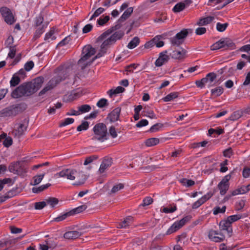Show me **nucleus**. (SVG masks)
Returning <instances> with one entry per match:
<instances>
[{
	"instance_id": "1",
	"label": "nucleus",
	"mask_w": 250,
	"mask_h": 250,
	"mask_svg": "<svg viewBox=\"0 0 250 250\" xmlns=\"http://www.w3.org/2000/svg\"><path fill=\"white\" fill-rule=\"evenodd\" d=\"M117 25L112 27L103 33L98 38V40L104 41L101 45L99 52L93 59V61L96 59L104 56L107 52V50L115 43L117 40H120L124 36V33L122 31H117L111 35L115 30L117 29Z\"/></svg>"
},
{
	"instance_id": "2",
	"label": "nucleus",
	"mask_w": 250,
	"mask_h": 250,
	"mask_svg": "<svg viewBox=\"0 0 250 250\" xmlns=\"http://www.w3.org/2000/svg\"><path fill=\"white\" fill-rule=\"evenodd\" d=\"M32 83L22 84L13 91L11 96L14 98H18L23 96H30L35 93L32 86Z\"/></svg>"
},
{
	"instance_id": "3",
	"label": "nucleus",
	"mask_w": 250,
	"mask_h": 250,
	"mask_svg": "<svg viewBox=\"0 0 250 250\" xmlns=\"http://www.w3.org/2000/svg\"><path fill=\"white\" fill-rule=\"evenodd\" d=\"M93 130L94 135L92 139L103 142L108 139L107 127L104 123L97 124L93 127Z\"/></svg>"
},
{
	"instance_id": "4",
	"label": "nucleus",
	"mask_w": 250,
	"mask_h": 250,
	"mask_svg": "<svg viewBox=\"0 0 250 250\" xmlns=\"http://www.w3.org/2000/svg\"><path fill=\"white\" fill-rule=\"evenodd\" d=\"M95 49L90 45L85 46L83 49L82 55L83 56L79 60L78 63L79 64L83 63L82 66V69L85 68L90 62H86L92 56L94 55L95 53Z\"/></svg>"
},
{
	"instance_id": "5",
	"label": "nucleus",
	"mask_w": 250,
	"mask_h": 250,
	"mask_svg": "<svg viewBox=\"0 0 250 250\" xmlns=\"http://www.w3.org/2000/svg\"><path fill=\"white\" fill-rule=\"evenodd\" d=\"M86 207L85 205H82L75 208H73L71 210L59 215L56 218L53 219V221L57 222H59L65 220L67 217L74 215L76 214H78L83 212L86 209Z\"/></svg>"
},
{
	"instance_id": "6",
	"label": "nucleus",
	"mask_w": 250,
	"mask_h": 250,
	"mask_svg": "<svg viewBox=\"0 0 250 250\" xmlns=\"http://www.w3.org/2000/svg\"><path fill=\"white\" fill-rule=\"evenodd\" d=\"M65 79V76H62V74L53 78L48 83V85L44 87L39 93V96H41L47 91L53 88L57 84Z\"/></svg>"
},
{
	"instance_id": "7",
	"label": "nucleus",
	"mask_w": 250,
	"mask_h": 250,
	"mask_svg": "<svg viewBox=\"0 0 250 250\" xmlns=\"http://www.w3.org/2000/svg\"><path fill=\"white\" fill-rule=\"evenodd\" d=\"M21 105H13L6 107L0 111V117H6L15 116L18 114Z\"/></svg>"
},
{
	"instance_id": "8",
	"label": "nucleus",
	"mask_w": 250,
	"mask_h": 250,
	"mask_svg": "<svg viewBox=\"0 0 250 250\" xmlns=\"http://www.w3.org/2000/svg\"><path fill=\"white\" fill-rule=\"evenodd\" d=\"M188 34V29H183L180 32L177 33L174 37L170 39L171 43L173 45H180L183 43L184 39L187 37Z\"/></svg>"
},
{
	"instance_id": "9",
	"label": "nucleus",
	"mask_w": 250,
	"mask_h": 250,
	"mask_svg": "<svg viewBox=\"0 0 250 250\" xmlns=\"http://www.w3.org/2000/svg\"><path fill=\"white\" fill-rule=\"evenodd\" d=\"M77 170L74 169H64L56 173V175L59 177L66 178L70 180H74L77 175Z\"/></svg>"
},
{
	"instance_id": "10",
	"label": "nucleus",
	"mask_w": 250,
	"mask_h": 250,
	"mask_svg": "<svg viewBox=\"0 0 250 250\" xmlns=\"http://www.w3.org/2000/svg\"><path fill=\"white\" fill-rule=\"evenodd\" d=\"M0 12L7 24H12L15 21L13 15L8 8L2 7L0 9Z\"/></svg>"
},
{
	"instance_id": "11",
	"label": "nucleus",
	"mask_w": 250,
	"mask_h": 250,
	"mask_svg": "<svg viewBox=\"0 0 250 250\" xmlns=\"http://www.w3.org/2000/svg\"><path fill=\"white\" fill-rule=\"evenodd\" d=\"M230 175H226L218 184L217 187L220 190V194L224 195L229 188V180L230 179Z\"/></svg>"
},
{
	"instance_id": "12",
	"label": "nucleus",
	"mask_w": 250,
	"mask_h": 250,
	"mask_svg": "<svg viewBox=\"0 0 250 250\" xmlns=\"http://www.w3.org/2000/svg\"><path fill=\"white\" fill-rule=\"evenodd\" d=\"M209 239L215 242H221L225 239V236L221 232L214 230H209L208 234Z\"/></svg>"
},
{
	"instance_id": "13",
	"label": "nucleus",
	"mask_w": 250,
	"mask_h": 250,
	"mask_svg": "<svg viewBox=\"0 0 250 250\" xmlns=\"http://www.w3.org/2000/svg\"><path fill=\"white\" fill-rule=\"evenodd\" d=\"M167 51L161 52L159 55L158 58L155 62V65L157 67L162 66L168 62L169 60V56L167 55Z\"/></svg>"
},
{
	"instance_id": "14",
	"label": "nucleus",
	"mask_w": 250,
	"mask_h": 250,
	"mask_svg": "<svg viewBox=\"0 0 250 250\" xmlns=\"http://www.w3.org/2000/svg\"><path fill=\"white\" fill-rule=\"evenodd\" d=\"M187 51L184 49L181 48L178 49L173 50L169 54V56L174 59H183L186 56Z\"/></svg>"
},
{
	"instance_id": "15",
	"label": "nucleus",
	"mask_w": 250,
	"mask_h": 250,
	"mask_svg": "<svg viewBox=\"0 0 250 250\" xmlns=\"http://www.w3.org/2000/svg\"><path fill=\"white\" fill-rule=\"evenodd\" d=\"M27 125L25 124H20L18 127L15 128L11 132V135L17 138H20L26 130Z\"/></svg>"
},
{
	"instance_id": "16",
	"label": "nucleus",
	"mask_w": 250,
	"mask_h": 250,
	"mask_svg": "<svg viewBox=\"0 0 250 250\" xmlns=\"http://www.w3.org/2000/svg\"><path fill=\"white\" fill-rule=\"evenodd\" d=\"M121 111L120 107H117L113 109L110 113L108 114L107 118L110 122H115L119 120L120 115Z\"/></svg>"
},
{
	"instance_id": "17",
	"label": "nucleus",
	"mask_w": 250,
	"mask_h": 250,
	"mask_svg": "<svg viewBox=\"0 0 250 250\" xmlns=\"http://www.w3.org/2000/svg\"><path fill=\"white\" fill-rule=\"evenodd\" d=\"M192 3L191 0H185L183 2H178L175 5L172 9L174 13H178L183 11L186 6Z\"/></svg>"
},
{
	"instance_id": "18",
	"label": "nucleus",
	"mask_w": 250,
	"mask_h": 250,
	"mask_svg": "<svg viewBox=\"0 0 250 250\" xmlns=\"http://www.w3.org/2000/svg\"><path fill=\"white\" fill-rule=\"evenodd\" d=\"M112 164V159L111 158H105L102 162L99 171L100 173H104Z\"/></svg>"
},
{
	"instance_id": "19",
	"label": "nucleus",
	"mask_w": 250,
	"mask_h": 250,
	"mask_svg": "<svg viewBox=\"0 0 250 250\" xmlns=\"http://www.w3.org/2000/svg\"><path fill=\"white\" fill-rule=\"evenodd\" d=\"M190 218V216H186L183 217L180 220L175 222L171 226H172L173 228L177 231L184 225H185L188 222Z\"/></svg>"
},
{
	"instance_id": "20",
	"label": "nucleus",
	"mask_w": 250,
	"mask_h": 250,
	"mask_svg": "<svg viewBox=\"0 0 250 250\" xmlns=\"http://www.w3.org/2000/svg\"><path fill=\"white\" fill-rule=\"evenodd\" d=\"M81 235L82 233L79 231H68L64 233L63 237L66 239L73 240L79 238Z\"/></svg>"
},
{
	"instance_id": "21",
	"label": "nucleus",
	"mask_w": 250,
	"mask_h": 250,
	"mask_svg": "<svg viewBox=\"0 0 250 250\" xmlns=\"http://www.w3.org/2000/svg\"><path fill=\"white\" fill-rule=\"evenodd\" d=\"M77 173L78 174L76 175V178L77 179L78 181H76L73 185L79 186L83 184L87 179V176L84 174L82 171H78L77 170Z\"/></svg>"
},
{
	"instance_id": "22",
	"label": "nucleus",
	"mask_w": 250,
	"mask_h": 250,
	"mask_svg": "<svg viewBox=\"0 0 250 250\" xmlns=\"http://www.w3.org/2000/svg\"><path fill=\"white\" fill-rule=\"evenodd\" d=\"M133 218L131 216L126 217L124 221L119 223L117 225L118 228H128L133 222Z\"/></svg>"
},
{
	"instance_id": "23",
	"label": "nucleus",
	"mask_w": 250,
	"mask_h": 250,
	"mask_svg": "<svg viewBox=\"0 0 250 250\" xmlns=\"http://www.w3.org/2000/svg\"><path fill=\"white\" fill-rule=\"evenodd\" d=\"M219 227L221 229L226 230L229 233L232 231L230 222H228L227 219L222 220L219 223Z\"/></svg>"
},
{
	"instance_id": "24",
	"label": "nucleus",
	"mask_w": 250,
	"mask_h": 250,
	"mask_svg": "<svg viewBox=\"0 0 250 250\" xmlns=\"http://www.w3.org/2000/svg\"><path fill=\"white\" fill-rule=\"evenodd\" d=\"M216 78V75L213 72L208 73L206 75V77L204 78V79H206L207 80V82H206V84L208 87H210L213 85V83L215 80Z\"/></svg>"
},
{
	"instance_id": "25",
	"label": "nucleus",
	"mask_w": 250,
	"mask_h": 250,
	"mask_svg": "<svg viewBox=\"0 0 250 250\" xmlns=\"http://www.w3.org/2000/svg\"><path fill=\"white\" fill-rule=\"evenodd\" d=\"M43 83V78L42 77H38L34 79V82L32 83V86L36 92L42 86Z\"/></svg>"
},
{
	"instance_id": "26",
	"label": "nucleus",
	"mask_w": 250,
	"mask_h": 250,
	"mask_svg": "<svg viewBox=\"0 0 250 250\" xmlns=\"http://www.w3.org/2000/svg\"><path fill=\"white\" fill-rule=\"evenodd\" d=\"M133 11V8L132 7H128L124 12L123 15L119 19L120 22H123L125 21L131 15Z\"/></svg>"
},
{
	"instance_id": "27",
	"label": "nucleus",
	"mask_w": 250,
	"mask_h": 250,
	"mask_svg": "<svg viewBox=\"0 0 250 250\" xmlns=\"http://www.w3.org/2000/svg\"><path fill=\"white\" fill-rule=\"evenodd\" d=\"M165 36L164 35H159L156 36L153 39H156V40L154 41V44L156 45V46L158 48L162 47L164 45V42L162 41V40L165 39Z\"/></svg>"
},
{
	"instance_id": "28",
	"label": "nucleus",
	"mask_w": 250,
	"mask_h": 250,
	"mask_svg": "<svg viewBox=\"0 0 250 250\" xmlns=\"http://www.w3.org/2000/svg\"><path fill=\"white\" fill-rule=\"evenodd\" d=\"M124 91L125 88L124 87L119 86L115 89H110L107 92V93L110 97L112 98L113 96L122 93Z\"/></svg>"
},
{
	"instance_id": "29",
	"label": "nucleus",
	"mask_w": 250,
	"mask_h": 250,
	"mask_svg": "<svg viewBox=\"0 0 250 250\" xmlns=\"http://www.w3.org/2000/svg\"><path fill=\"white\" fill-rule=\"evenodd\" d=\"M143 116L147 117L150 119H156V116L153 110L148 109V107H145L142 112Z\"/></svg>"
},
{
	"instance_id": "30",
	"label": "nucleus",
	"mask_w": 250,
	"mask_h": 250,
	"mask_svg": "<svg viewBox=\"0 0 250 250\" xmlns=\"http://www.w3.org/2000/svg\"><path fill=\"white\" fill-rule=\"evenodd\" d=\"M214 18L212 16H208L207 17L201 18L197 22V24L199 26H203L210 23L213 21Z\"/></svg>"
},
{
	"instance_id": "31",
	"label": "nucleus",
	"mask_w": 250,
	"mask_h": 250,
	"mask_svg": "<svg viewBox=\"0 0 250 250\" xmlns=\"http://www.w3.org/2000/svg\"><path fill=\"white\" fill-rule=\"evenodd\" d=\"M213 193L211 191L208 192L207 194L203 196L201 198L198 199L197 202L198 203L199 205L201 206L204 203H205L207 200L210 199L213 195Z\"/></svg>"
},
{
	"instance_id": "32",
	"label": "nucleus",
	"mask_w": 250,
	"mask_h": 250,
	"mask_svg": "<svg viewBox=\"0 0 250 250\" xmlns=\"http://www.w3.org/2000/svg\"><path fill=\"white\" fill-rule=\"evenodd\" d=\"M179 93L177 92H171L163 98L162 100L165 102H168L173 100L178 97Z\"/></svg>"
},
{
	"instance_id": "33",
	"label": "nucleus",
	"mask_w": 250,
	"mask_h": 250,
	"mask_svg": "<svg viewBox=\"0 0 250 250\" xmlns=\"http://www.w3.org/2000/svg\"><path fill=\"white\" fill-rule=\"evenodd\" d=\"M20 164L19 162H12L8 167L9 171L14 173H17L20 168Z\"/></svg>"
},
{
	"instance_id": "34",
	"label": "nucleus",
	"mask_w": 250,
	"mask_h": 250,
	"mask_svg": "<svg viewBox=\"0 0 250 250\" xmlns=\"http://www.w3.org/2000/svg\"><path fill=\"white\" fill-rule=\"evenodd\" d=\"M140 43V39L137 37H134L128 43L127 47L129 49H133L136 47Z\"/></svg>"
},
{
	"instance_id": "35",
	"label": "nucleus",
	"mask_w": 250,
	"mask_h": 250,
	"mask_svg": "<svg viewBox=\"0 0 250 250\" xmlns=\"http://www.w3.org/2000/svg\"><path fill=\"white\" fill-rule=\"evenodd\" d=\"M51 186V184L49 183H47L45 185H42L38 187H34L32 188V192L35 193H39L45 189Z\"/></svg>"
},
{
	"instance_id": "36",
	"label": "nucleus",
	"mask_w": 250,
	"mask_h": 250,
	"mask_svg": "<svg viewBox=\"0 0 250 250\" xmlns=\"http://www.w3.org/2000/svg\"><path fill=\"white\" fill-rule=\"evenodd\" d=\"M47 26V24H43L41 27H39L34 34V38L36 39L39 38L44 32L45 28H46Z\"/></svg>"
},
{
	"instance_id": "37",
	"label": "nucleus",
	"mask_w": 250,
	"mask_h": 250,
	"mask_svg": "<svg viewBox=\"0 0 250 250\" xmlns=\"http://www.w3.org/2000/svg\"><path fill=\"white\" fill-rule=\"evenodd\" d=\"M208 135L209 136H213L215 137L216 136L214 134H216L217 135H219L222 134L224 133V129L222 128H218L217 129L214 128H210L208 130Z\"/></svg>"
},
{
	"instance_id": "38",
	"label": "nucleus",
	"mask_w": 250,
	"mask_h": 250,
	"mask_svg": "<svg viewBox=\"0 0 250 250\" xmlns=\"http://www.w3.org/2000/svg\"><path fill=\"white\" fill-rule=\"evenodd\" d=\"M225 45V42L224 41L220 40L211 45V49L212 50H218L224 47Z\"/></svg>"
},
{
	"instance_id": "39",
	"label": "nucleus",
	"mask_w": 250,
	"mask_h": 250,
	"mask_svg": "<svg viewBox=\"0 0 250 250\" xmlns=\"http://www.w3.org/2000/svg\"><path fill=\"white\" fill-rule=\"evenodd\" d=\"M20 81L21 80L18 75H17V74H14L10 81L11 87L17 86L19 84Z\"/></svg>"
},
{
	"instance_id": "40",
	"label": "nucleus",
	"mask_w": 250,
	"mask_h": 250,
	"mask_svg": "<svg viewBox=\"0 0 250 250\" xmlns=\"http://www.w3.org/2000/svg\"><path fill=\"white\" fill-rule=\"evenodd\" d=\"M159 143V139L156 138H151L146 140V145L147 146H152L157 145Z\"/></svg>"
},
{
	"instance_id": "41",
	"label": "nucleus",
	"mask_w": 250,
	"mask_h": 250,
	"mask_svg": "<svg viewBox=\"0 0 250 250\" xmlns=\"http://www.w3.org/2000/svg\"><path fill=\"white\" fill-rule=\"evenodd\" d=\"M110 19L109 16H101L97 21V24L100 26L104 25Z\"/></svg>"
},
{
	"instance_id": "42",
	"label": "nucleus",
	"mask_w": 250,
	"mask_h": 250,
	"mask_svg": "<svg viewBox=\"0 0 250 250\" xmlns=\"http://www.w3.org/2000/svg\"><path fill=\"white\" fill-rule=\"evenodd\" d=\"M45 175V173H43L40 175H37L35 176L33 178V181L32 182V185H37L40 184L42 181V180L44 176Z\"/></svg>"
},
{
	"instance_id": "43",
	"label": "nucleus",
	"mask_w": 250,
	"mask_h": 250,
	"mask_svg": "<svg viewBox=\"0 0 250 250\" xmlns=\"http://www.w3.org/2000/svg\"><path fill=\"white\" fill-rule=\"evenodd\" d=\"M180 182L183 186H186L187 187H191L195 184V182L193 180L187 179L186 178H183L181 179Z\"/></svg>"
},
{
	"instance_id": "44",
	"label": "nucleus",
	"mask_w": 250,
	"mask_h": 250,
	"mask_svg": "<svg viewBox=\"0 0 250 250\" xmlns=\"http://www.w3.org/2000/svg\"><path fill=\"white\" fill-rule=\"evenodd\" d=\"M46 205H49L50 207L53 208L58 204L59 200L58 199L54 197H50L46 199Z\"/></svg>"
},
{
	"instance_id": "45",
	"label": "nucleus",
	"mask_w": 250,
	"mask_h": 250,
	"mask_svg": "<svg viewBox=\"0 0 250 250\" xmlns=\"http://www.w3.org/2000/svg\"><path fill=\"white\" fill-rule=\"evenodd\" d=\"M105 11V9L103 7H99L94 12V13L91 15L89 19V21H92L94 19H95L96 17H98L99 16H100L101 14L104 13Z\"/></svg>"
},
{
	"instance_id": "46",
	"label": "nucleus",
	"mask_w": 250,
	"mask_h": 250,
	"mask_svg": "<svg viewBox=\"0 0 250 250\" xmlns=\"http://www.w3.org/2000/svg\"><path fill=\"white\" fill-rule=\"evenodd\" d=\"M55 31L51 30L49 32L46 33L44 37V40L49 42L50 41H53L56 39V37L54 35Z\"/></svg>"
},
{
	"instance_id": "47",
	"label": "nucleus",
	"mask_w": 250,
	"mask_h": 250,
	"mask_svg": "<svg viewBox=\"0 0 250 250\" xmlns=\"http://www.w3.org/2000/svg\"><path fill=\"white\" fill-rule=\"evenodd\" d=\"M241 217L242 215L241 214H235L228 216L227 219L228 222H230V224L231 225L232 223L239 220L241 218Z\"/></svg>"
},
{
	"instance_id": "48",
	"label": "nucleus",
	"mask_w": 250,
	"mask_h": 250,
	"mask_svg": "<svg viewBox=\"0 0 250 250\" xmlns=\"http://www.w3.org/2000/svg\"><path fill=\"white\" fill-rule=\"evenodd\" d=\"M223 91L224 89L221 86H218L211 90V94L215 96H219L221 95L223 93Z\"/></svg>"
},
{
	"instance_id": "49",
	"label": "nucleus",
	"mask_w": 250,
	"mask_h": 250,
	"mask_svg": "<svg viewBox=\"0 0 250 250\" xmlns=\"http://www.w3.org/2000/svg\"><path fill=\"white\" fill-rule=\"evenodd\" d=\"M163 126V125L161 123H157L152 125L148 130L150 132H156L159 131Z\"/></svg>"
},
{
	"instance_id": "50",
	"label": "nucleus",
	"mask_w": 250,
	"mask_h": 250,
	"mask_svg": "<svg viewBox=\"0 0 250 250\" xmlns=\"http://www.w3.org/2000/svg\"><path fill=\"white\" fill-rule=\"evenodd\" d=\"M15 195L13 191L10 190L8 191L5 196L0 197V204L5 202L7 199L15 196Z\"/></svg>"
},
{
	"instance_id": "51",
	"label": "nucleus",
	"mask_w": 250,
	"mask_h": 250,
	"mask_svg": "<svg viewBox=\"0 0 250 250\" xmlns=\"http://www.w3.org/2000/svg\"><path fill=\"white\" fill-rule=\"evenodd\" d=\"M228 26L229 23H221L217 22L216 24V29L218 31L222 32L225 31Z\"/></svg>"
},
{
	"instance_id": "52",
	"label": "nucleus",
	"mask_w": 250,
	"mask_h": 250,
	"mask_svg": "<svg viewBox=\"0 0 250 250\" xmlns=\"http://www.w3.org/2000/svg\"><path fill=\"white\" fill-rule=\"evenodd\" d=\"M79 113H84L91 110V106L88 104H83L78 107Z\"/></svg>"
},
{
	"instance_id": "53",
	"label": "nucleus",
	"mask_w": 250,
	"mask_h": 250,
	"mask_svg": "<svg viewBox=\"0 0 250 250\" xmlns=\"http://www.w3.org/2000/svg\"><path fill=\"white\" fill-rule=\"evenodd\" d=\"M98 157L97 155H91L89 157H87L85 158L84 162L83 163V165L85 166L88 165V164L92 163L94 160H96L98 159Z\"/></svg>"
},
{
	"instance_id": "54",
	"label": "nucleus",
	"mask_w": 250,
	"mask_h": 250,
	"mask_svg": "<svg viewBox=\"0 0 250 250\" xmlns=\"http://www.w3.org/2000/svg\"><path fill=\"white\" fill-rule=\"evenodd\" d=\"M89 127V124L87 121H83L82 123L79 125L77 128L78 131H81L82 130H86Z\"/></svg>"
},
{
	"instance_id": "55",
	"label": "nucleus",
	"mask_w": 250,
	"mask_h": 250,
	"mask_svg": "<svg viewBox=\"0 0 250 250\" xmlns=\"http://www.w3.org/2000/svg\"><path fill=\"white\" fill-rule=\"evenodd\" d=\"M124 188V185L122 183H119L113 186L112 188L111 189V192L112 193H115L118 192L121 189H123Z\"/></svg>"
},
{
	"instance_id": "56",
	"label": "nucleus",
	"mask_w": 250,
	"mask_h": 250,
	"mask_svg": "<svg viewBox=\"0 0 250 250\" xmlns=\"http://www.w3.org/2000/svg\"><path fill=\"white\" fill-rule=\"evenodd\" d=\"M108 105V101L104 98H102L97 103L96 105L100 108H103Z\"/></svg>"
},
{
	"instance_id": "57",
	"label": "nucleus",
	"mask_w": 250,
	"mask_h": 250,
	"mask_svg": "<svg viewBox=\"0 0 250 250\" xmlns=\"http://www.w3.org/2000/svg\"><path fill=\"white\" fill-rule=\"evenodd\" d=\"M242 116L241 113L239 111H236L231 115L230 120L233 121L239 119Z\"/></svg>"
},
{
	"instance_id": "58",
	"label": "nucleus",
	"mask_w": 250,
	"mask_h": 250,
	"mask_svg": "<svg viewBox=\"0 0 250 250\" xmlns=\"http://www.w3.org/2000/svg\"><path fill=\"white\" fill-rule=\"evenodd\" d=\"M226 206H223L222 208H220V207H216L214 208L213 209V214L214 215H217L218 213H223L226 211Z\"/></svg>"
},
{
	"instance_id": "59",
	"label": "nucleus",
	"mask_w": 250,
	"mask_h": 250,
	"mask_svg": "<svg viewBox=\"0 0 250 250\" xmlns=\"http://www.w3.org/2000/svg\"><path fill=\"white\" fill-rule=\"evenodd\" d=\"M74 122V119L73 118H67L64 120L63 122H62L60 125V126L62 127L66 126L67 125L71 124L73 123Z\"/></svg>"
},
{
	"instance_id": "60",
	"label": "nucleus",
	"mask_w": 250,
	"mask_h": 250,
	"mask_svg": "<svg viewBox=\"0 0 250 250\" xmlns=\"http://www.w3.org/2000/svg\"><path fill=\"white\" fill-rule=\"evenodd\" d=\"M153 202V199L149 196L145 197L143 201L142 204H141L140 206H142L143 207L148 206L150 204H151Z\"/></svg>"
},
{
	"instance_id": "61",
	"label": "nucleus",
	"mask_w": 250,
	"mask_h": 250,
	"mask_svg": "<svg viewBox=\"0 0 250 250\" xmlns=\"http://www.w3.org/2000/svg\"><path fill=\"white\" fill-rule=\"evenodd\" d=\"M246 201L241 200L236 203L235 209L237 210H241L245 205Z\"/></svg>"
},
{
	"instance_id": "62",
	"label": "nucleus",
	"mask_w": 250,
	"mask_h": 250,
	"mask_svg": "<svg viewBox=\"0 0 250 250\" xmlns=\"http://www.w3.org/2000/svg\"><path fill=\"white\" fill-rule=\"evenodd\" d=\"M233 154V151L231 147H229L223 151V155L227 158H230Z\"/></svg>"
},
{
	"instance_id": "63",
	"label": "nucleus",
	"mask_w": 250,
	"mask_h": 250,
	"mask_svg": "<svg viewBox=\"0 0 250 250\" xmlns=\"http://www.w3.org/2000/svg\"><path fill=\"white\" fill-rule=\"evenodd\" d=\"M43 21V17L42 15H39L38 16L36 17L35 23L36 26H40L42 25Z\"/></svg>"
},
{
	"instance_id": "64",
	"label": "nucleus",
	"mask_w": 250,
	"mask_h": 250,
	"mask_svg": "<svg viewBox=\"0 0 250 250\" xmlns=\"http://www.w3.org/2000/svg\"><path fill=\"white\" fill-rule=\"evenodd\" d=\"M242 175L245 178L249 177L250 176V167H244L242 171Z\"/></svg>"
}]
</instances>
